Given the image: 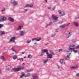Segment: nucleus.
Here are the masks:
<instances>
[{"label": "nucleus", "mask_w": 79, "mask_h": 79, "mask_svg": "<svg viewBox=\"0 0 79 79\" xmlns=\"http://www.w3.org/2000/svg\"><path fill=\"white\" fill-rule=\"evenodd\" d=\"M2 12H3V11H5V8H3V10H1Z\"/></svg>", "instance_id": "obj_42"}, {"label": "nucleus", "mask_w": 79, "mask_h": 79, "mask_svg": "<svg viewBox=\"0 0 79 79\" xmlns=\"http://www.w3.org/2000/svg\"><path fill=\"white\" fill-rule=\"evenodd\" d=\"M31 40H27L26 41V42L27 43V44H30V43H31Z\"/></svg>", "instance_id": "obj_18"}, {"label": "nucleus", "mask_w": 79, "mask_h": 79, "mask_svg": "<svg viewBox=\"0 0 79 79\" xmlns=\"http://www.w3.org/2000/svg\"><path fill=\"white\" fill-rule=\"evenodd\" d=\"M25 32L23 31H21L20 32V36H23L24 35Z\"/></svg>", "instance_id": "obj_14"}, {"label": "nucleus", "mask_w": 79, "mask_h": 79, "mask_svg": "<svg viewBox=\"0 0 79 79\" xmlns=\"http://www.w3.org/2000/svg\"><path fill=\"white\" fill-rule=\"evenodd\" d=\"M74 26L77 27V26H79V24H77V23L74 22Z\"/></svg>", "instance_id": "obj_22"}, {"label": "nucleus", "mask_w": 79, "mask_h": 79, "mask_svg": "<svg viewBox=\"0 0 79 79\" xmlns=\"http://www.w3.org/2000/svg\"><path fill=\"white\" fill-rule=\"evenodd\" d=\"M63 1H64V2H65V1H66V0H63Z\"/></svg>", "instance_id": "obj_57"}, {"label": "nucleus", "mask_w": 79, "mask_h": 79, "mask_svg": "<svg viewBox=\"0 0 79 79\" xmlns=\"http://www.w3.org/2000/svg\"><path fill=\"white\" fill-rule=\"evenodd\" d=\"M15 39H16V37L13 36L12 37L10 40V42H13L14 43H15Z\"/></svg>", "instance_id": "obj_8"}, {"label": "nucleus", "mask_w": 79, "mask_h": 79, "mask_svg": "<svg viewBox=\"0 0 79 79\" xmlns=\"http://www.w3.org/2000/svg\"><path fill=\"white\" fill-rule=\"evenodd\" d=\"M2 73V71H1V70L0 69V73Z\"/></svg>", "instance_id": "obj_56"}, {"label": "nucleus", "mask_w": 79, "mask_h": 79, "mask_svg": "<svg viewBox=\"0 0 79 79\" xmlns=\"http://www.w3.org/2000/svg\"><path fill=\"white\" fill-rule=\"evenodd\" d=\"M49 60V59H46V60H45L44 61V64H45V63H47V62H48V61Z\"/></svg>", "instance_id": "obj_20"}, {"label": "nucleus", "mask_w": 79, "mask_h": 79, "mask_svg": "<svg viewBox=\"0 0 79 79\" xmlns=\"http://www.w3.org/2000/svg\"><path fill=\"white\" fill-rule=\"evenodd\" d=\"M63 23V21H62L61 22H59V23Z\"/></svg>", "instance_id": "obj_50"}, {"label": "nucleus", "mask_w": 79, "mask_h": 79, "mask_svg": "<svg viewBox=\"0 0 79 79\" xmlns=\"http://www.w3.org/2000/svg\"><path fill=\"white\" fill-rule=\"evenodd\" d=\"M32 69H30L29 70H28L27 71V73H30V72H31V71H32Z\"/></svg>", "instance_id": "obj_21"}, {"label": "nucleus", "mask_w": 79, "mask_h": 79, "mask_svg": "<svg viewBox=\"0 0 79 79\" xmlns=\"http://www.w3.org/2000/svg\"><path fill=\"white\" fill-rule=\"evenodd\" d=\"M6 68L7 69H10V65H8L6 66Z\"/></svg>", "instance_id": "obj_25"}, {"label": "nucleus", "mask_w": 79, "mask_h": 79, "mask_svg": "<svg viewBox=\"0 0 79 79\" xmlns=\"http://www.w3.org/2000/svg\"><path fill=\"white\" fill-rule=\"evenodd\" d=\"M52 17L53 19L54 20L53 21L54 23H56V22H57V21H58L57 18H58V17L55 15H52Z\"/></svg>", "instance_id": "obj_4"}, {"label": "nucleus", "mask_w": 79, "mask_h": 79, "mask_svg": "<svg viewBox=\"0 0 79 79\" xmlns=\"http://www.w3.org/2000/svg\"><path fill=\"white\" fill-rule=\"evenodd\" d=\"M47 8H48V9H49V10H50V9L51 8V7H47Z\"/></svg>", "instance_id": "obj_51"}, {"label": "nucleus", "mask_w": 79, "mask_h": 79, "mask_svg": "<svg viewBox=\"0 0 79 79\" xmlns=\"http://www.w3.org/2000/svg\"><path fill=\"white\" fill-rule=\"evenodd\" d=\"M56 32H58V30H56Z\"/></svg>", "instance_id": "obj_54"}, {"label": "nucleus", "mask_w": 79, "mask_h": 79, "mask_svg": "<svg viewBox=\"0 0 79 79\" xmlns=\"http://www.w3.org/2000/svg\"><path fill=\"white\" fill-rule=\"evenodd\" d=\"M8 20H9L10 22H12V23H13V22H14V19L11 18V17L8 18Z\"/></svg>", "instance_id": "obj_12"}, {"label": "nucleus", "mask_w": 79, "mask_h": 79, "mask_svg": "<svg viewBox=\"0 0 79 79\" xmlns=\"http://www.w3.org/2000/svg\"><path fill=\"white\" fill-rule=\"evenodd\" d=\"M41 40V38H39V37H36L35 38L33 39H32V41H34V40H36V41H37V42H38V41H40Z\"/></svg>", "instance_id": "obj_9"}, {"label": "nucleus", "mask_w": 79, "mask_h": 79, "mask_svg": "<svg viewBox=\"0 0 79 79\" xmlns=\"http://www.w3.org/2000/svg\"><path fill=\"white\" fill-rule=\"evenodd\" d=\"M45 45H47V44H45Z\"/></svg>", "instance_id": "obj_58"}, {"label": "nucleus", "mask_w": 79, "mask_h": 79, "mask_svg": "<svg viewBox=\"0 0 79 79\" xmlns=\"http://www.w3.org/2000/svg\"><path fill=\"white\" fill-rule=\"evenodd\" d=\"M32 6H33V5H28V4H27L25 6V8H27L28 7H32Z\"/></svg>", "instance_id": "obj_15"}, {"label": "nucleus", "mask_w": 79, "mask_h": 79, "mask_svg": "<svg viewBox=\"0 0 79 79\" xmlns=\"http://www.w3.org/2000/svg\"><path fill=\"white\" fill-rule=\"evenodd\" d=\"M45 3H47V0H45Z\"/></svg>", "instance_id": "obj_53"}, {"label": "nucleus", "mask_w": 79, "mask_h": 79, "mask_svg": "<svg viewBox=\"0 0 79 79\" xmlns=\"http://www.w3.org/2000/svg\"><path fill=\"white\" fill-rule=\"evenodd\" d=\"M55 9V7H54V8H53L52 9V11H53V10H54Z\"/></svg>", "instance_id": "obj_44"}, {"label": "nucleus", "mask_w": 79, "mask_h": 79, "mask_svg": "<svg viewBox=\"0 0 79 79\" xmlns=\"http://www.w3.org/2000/svg\"><path fill=\"white\" fill-rule=\"evenodd\" d=\"M65 27V25H61L60 26V28H61V29H63V28H64V27Z\"/></svg>", "instance_id": "obj_24"}, {"label": "nucleus", "mask_w": 79, "mask_h": 79, "mask_svg": "<svg viewBox=\"0 0 79 79\" xmlns=\"http://www.w3.org/2000/svg\"><path fill=\"white\" fill-rule=\"evenodd\" d=\"M1 59L2 60H3L4 61H5V57L3 56H2V57L1 58Z\"/></svg>", "instance_id": "obj_29"}, {"label": "nucleus", "mask_w": 79, "mask_h": 79, "mask_svg": "<svg viewBox=\"0 0 79 79\" xmlns=\"http://www.w3.org/2000/svg\"><path fill=\"white\" fill-rule=\"evenodd\" d=\"M43 50H42V53L40 55V56H43V55H44V54H43L44 53H46V52H42Z\"/></svg>", "instance_id": "obj_27"}, {"label": "nucleus", "mask_w": 79, "mask_h": 79, "mask_svg": "<svg viewBox=\"0 0 79 79\" xmlns=\"http://www.w3.org/2000/svg\"><path fill=\"white\" fill-rule=\"evenodd\" d=\"M26 77H29V76H31V74L30 73H27L26 76Z\"/></svg>", "instance_id": "obj_31"}, {"label": "nucleus", "mask_w": 79, "mask_h": 79, "mask_svg": "<svg viewBox=\"0 0 79 79\" xmlns=\"http://www.w3.org/2000/svg\"><path fill=\"white\" fill-rule=\"evenodd\" d=\"M23 60H24V59H23V58H21L20 61H23Z\"/></svg>", "instance_id": "obj_41"}, {"label": "nucleus", "mask_w": 79, "mask_h": 79, "mask_svg": "<svg viewBox=\"0 0 79 79\" xmlns=\"http://www.w3.org/2000/svg\"><path fill=\"white\" fill-rule=\"evenodd\" d=\"M22 27H23V26H19L17 29V30H21Z\"/></svg>", "instance_id": "obj_19"}, {"label": "nucleus", "mask_w": 79, "mask_h": 79, "mask_svg": "<svg viewBox=\"0 0 79 79\" xmlns=\"http://www.w3.org/2000/svg\"><path fill=\"white\" fill-rule=\"evenodd\" d=\"M24 64H25V63H23V65H24Z\"/></svg>", "instance_id": "obj_55"}, {"label": "nucleus", "mask_w": 79, "mask_h": 79, "mask_svg": "<svg viewBox=\"0 0 79 79\" xmlns=\"http://www.w3.org/2000/svg\"><path fill=\"white\" fill-rule=\"evenodd\" d=\"M23 54H24V52H22V54L23 55Z\"/></svg>", "instance_id": "obj_52"}, {"label": "nucleus", "mask_w": 79, "mask_h": 79, "mask_svg": "<svg viewBox=\"0 0 79 79\" xmlns=\"http://www.w3.org/2000/svg\"><path fill=\"white\" fill-rule=\"evenodd\" d=\"M32 79H39L38 75L36 73L34 74L32 76Z\"/></svg>", "instance_id": "obj_7"}, {"label": "nucleus", "mask_w": 79, "mask_h": 79, "mask_svg": "<svg viewBox=\"0 0 79 79\" xmlns=\"http://www.w3.org/2000/svg\"><path fill=\"white\" fill-rule=\"evenodd\" d=\"M44 52H46L47 55L48 56V58H49L50 59L53 58L52 55H55V53H54V52H53V51L52 50L50 51V53H51L50 54H49V53L48 52V50L46 49H44V50H43L42 52L44 53Z\"/></svg>", "instance_id": "obj_1"}, {"label": "nucleus", "mask_w": 79, "mask_h": 79, "mask_svg": "<svg viewBox=\"0 0 79 79\" xmlns=\"http://www.w3.org/2000/svg\"><path fill=\"white\" fill-rule=\"evenodd\" d=\"M79 49V45L77 46L75 48V49Z\"/></svg>", "instance_id": "obj_32"}, {"label": "nucleus", "mask_w": 79, "mask_h": 79, "mask_svg": "<svg viewBox=\"0 0 79 79\" xmlns=\"http://www.w3.org/2000/svg\"><path fill=\"white\" fill-rule=\"evenodd\" d=\"M4 34H5V33L4 32V31H1V33L0 34V35H3Z\"/></svg>", "instance_id": "obj_23"}, {"label": "nucleus", "mask_w": 79, "mask_h": 79, "mask_svg": "<svg viewBox=\"0 0 79 79\" xmlns=\"http://www.w3.org/2000/svg\"><path fill=\"white\" fill-rule=\"evenodd\" d=\"M77 76L79 77V73H78L76 74Z\"/></svg>", "instance_id": "obj_43"}, {"label": "nucleus", "mask_w": 79, "mask_h": 79, "mask_svg": "<svg viewBox=\"0 0 79 79\" xmlns=\"http://www.w3.org/2000/svg\"><path fill=\"white\" fill-rule=\"evenodd\" d=\"M62 52V49H60L59 50L58 52Z\"/></svg>", "instance_id": "obj_38"}, {"label": "nucleus", "mask_w": 79, "mask_h": 79, "mask_svg": "<svg viewBox=\"0 0 79 79\" xmlns=\"http://www.w3.org/2000/svg\"><path fill=\"white\" fill-rule=\"evenodd\" d=\"M74 47H75V45L74 44L70 45L69 47V50L66 51L67 54H68V52H72V50H74V49H75V48H74Z\"/></svg>", "instance_id": "obj_2"}, {"label": "nucleus", "mask_w": 79, "mask_h": 79, "mask_svg": "<svg viewBox=\"0 0 79 79\" xmlns=\"http://www.w3.org/2000/svg\"><path fill=\"white\" fill-rule=\"evenodd\" d=\"M64 60V59H62L60 60V62L61 63V64H65V62H64V63L63 64Z\"/></svg>", "instance_id": "obj_17"}, {"label": "nucleus", "mask_w": 79, "mask_h": 79, "mask_svg": "<svg viewBox=\"0 0 79 79\" xmlns=\"http://www.w3.org/2000/svg\"><path fill=\"white\" fill-rule=\"evenodd\" d=\"M78 54H79V52H78Z\"/></svg>", "instance_id": "obj_60"}, {"label": "nucleus", "mask_w": 79, "mask_h": 79, "mask_svg": "<svg viewBox=\"0 0 79 79\" xmlns=\"http://www.w3.org/2000/svg\"><path fill=\"white\" fill-rule=\"evenodd\" d=\"M71 35H72V32L69 31H68L65 35L66 38H67V39H68Z\"/></svg>", "instance_id": "obj_5"}, {"label": "nucleus", "mask_w": 79, "mask_h": 79, "mask_svg": "<svg viewBox=\"0 0 79 79\" xmlns=\"http://www.w3.org/2000/svg\"><path fill=\"white\" fill-rule=\"evenodd\" d=\"M34 47H37V43H34Z\"/></svg>", "instance_id": "obj_30"}, {"label": "nucleus", "mask_w": 79, "mask_h": 79, "mask_svg": "<svg viewBox=\"0 0 79 79\" xmlns=\"http://www.w3.org/2000/svg\"><path fill=\"white\" fill-rule=\"evenodd\" d=\"M79 17H75V19H79Z\"/></svg>", "instance_id": "obj_45"}, {"label": "nucleus", "mask_w": 79, "mask_h": 79, "mask_svg": "<svg viewBox=\"0 0 79 79\" xmlns=\"http://www.w3.org/2000/svg\"><path fill=\"white\" fill-rule=\"evenodd\" d=\"M68 54H67V55L69 54V55H68L65 58V60H68V58H69V56H70V55H71V53H69V52L68 53Z\"/></svg>", "instance_id": "obj_13"}, {"label": "nucleus", "mask_w": 79, "mask_h": 79, "mask_svg": "<svg viewBox=\"0 0 79 79\" xmlns=\"http://www.w3.org/2000/svg\"><path fill=\"white\" fill-rule=\"evenodd\" d=\"M55 35V34H53L52 35V37H54Z\"/></svg>", "instance_id": "obj_48"}, {"label": "nucleus", "mask_w": 79, "mask_h": 79, "mask_svg": "<svg viewBox=\"0 0 79 79\" xmlns=\"http://www.w3.org/2000/svg\"><path fill=\"white\" fill-rule=\"evenodd\" d=\"M12 51H14V52H16V51L15 50V48H12Z\"/></svg>", "instance_id": "obj_36"}, {"label": "nucleus", "mask_w": 79, "mask_h": 79, "mask_svg": "<svg viewBox=\"0 0 79 79\" xmlns=\"http://www.w3.org/2000/svg\"><path fill=\"white\" fill-rule=\"evenodd\" d=\"M6 18L5 17H3L2 18L1 17L0 18V22L6 21Z\"/></svg>", "instance_id": "obj_11"}, {"label": "nucleus", "mask_w": 79, "mask_h": 79, "mask_svg": "<svg viewBox=\"0 0 79 79\" xmlns=\"http://www.w3.org/2000/svg\"><path fill=\"white\" fill-rule=\"evenodd\" d=\"M77 67V65H76L75 67L73 66L71 68L72 69H75V68H76Z\"/></svg>", "instance_id": "obj_33"}, {"label": "nucleus", "mask_w": 79, "mask_h": 79, "mask_svg": "<svg viewBox=\"0 0 79 79\" xmlns=\"http://www.w3.org/2000/svg\"><path fill=\"white\" fill-rule=\"evenodd\" d=\"M32 55L31 54H29L28 56V58H32Z\"/></svg>", "instance_id": "obj_26"}, {"label": "nucleus", "mask_w": 79, "mask_h": 79, "mask_svg": "<svg viewBox=\"0 0 79 79\" xmlns=\"http://www.w3.org/2000/svg\"><path fill=\"white\" fill-rule=\"evenodd\" d=\"M69 24H71V23H68V24L67 25V26H69Z\"/></svg>", "instance_id": "obj_47"}, {"label": "nucleus", "mask_w": 79, "mask_h": 79, "mask_svg": "<svg viewBox=\"0 0 79 79\" xmlns=\"http://www.w3.org/2000/svg\"><path fill=\"white\" fill-rule=\"evenodd\" d=\"M57 66L58 68H59H59H60V66H59V65H57Z\"/></svg>", "instance_id": "obj_46"}, {"label": "nucleus", "mask_w": 79, "mask_h": 79, "mask_svg": "<svg viewBox=\"0 0 79 79\" xmlns=\"http://www.w3.org/2000/svg\"><path fill=\"white\" fill-rule=\"evenodd\" d=\"M24 69V66H20L19 68H14L12 69V70L16 72V71H21V69Z\"/></svg>", "instance_id": "obj_3"}, {"label": "nucleus", "mask_w": 79, "mask_h": 79, "mask_svg": "<svg viewBox=\"0 0 79 79\" xmlns=\"http://www.w3.org/2000/svg\"><path fill=\"white\" fill-rule=\"evenodd\" d=\"M24 11L26 12V11H29V10L27 9H24Z\"/></svg>", "instance_id": "obj_40"}, {"label": "nucleus", "mask_w": 79, "mask_h": 79, "mask_svg": "<svg viewBox=\"0 0 79 79\" xmlns=\"http://www.w3.org/2000/svg\"><path fill=\"white\" fill-rule=\"evenodd\" d=\"M73 50V51L74 52H75V53H77V50Z\"/></svg>", "instance_id": "obj_39"}, {"label": "nucleus", "mask_w": 79, "mask_h": 79, "mask_svg": "<svg viewBox=\"0 0 79 79\" xmlns=\"http://www.w3.org/2000/svg\"><path fill=\"white\" fill-rule=\"evenodd\" d=\"M13 58L14 60H16V58H17V56H14L13 57Z\"/></svg>", "instance_id": "obj_34"}, {"label": "nucleus", "mask_w": 79, "mask_h": 79, "mask_svg": "<svg viewBox=\"0 0 79 79\" xmlns=\"http://www.w3.org/2000/svg\"><path fill=\"white\" fill-rule=\"evenodd\" d=\"M26 58V56L24 57V58Z\"/></svg>", "instance_id": "obj_59"}, {"label": "nucleus", "mask_w": 79, "mask_h": 79, "mask_svg": "<svg viewBox=\"0 0 79 79\" xmlns=\"http://www.w3.org/2000/svg\"><path fill=\"white\" fill-rule=\"evenodd\" d=\"M72 42H76V40L75 39H73L72 40Z\"/></svg>", "instance_id": "obj_28"}, {"label": "nucleus", "mask_w": 79, "mask_h": 79, "mask_svg": "<svg viewBox=\"0 0 79 79\" xmlns=\"http://www.w3.org/2000/svg\"><path fill=\"white\" fill-rule=\"evenodd\" d=\"M24 74H22V75H20V77L21 78H22V77H23V76H24Z\"/></svg>", "instance_id": "obj_35"}, {"label": "nucleus", "mask_w": 79, "mask_h": 79, "mask_svg": "<svg viewBox=\"0 0 79 79\" xmlns=\"http://www.w3.org/2000/svg\"><path fill=\"white\" fill-rule=\"evenodd\" d=\"M52 22H50L49 24H48L45 27V28H48V26H50L51 25H52Z\"/></svg>", "instance_id": "obj_16"}, {"label": "nucleus", "mask_w": 79, "mask_h": 79, "mask_svg": "<svg viewBox=\"0 0 79 79\" xmlns=\"http://www.w3.org/2000/svg\"><path fill=\"white\" fill-rule=\"evenodd\" d=\"M17 60H20V61H21V58H19L17 59Z\"/></svg>", "instance_id": "obj_49"}, {"label": "nucleus", "mask_w": 79, "mask_h": 79, "mask_svg": "<svg viewBox=\"0 0 79 79\" xmlns=\"http://www.w3.org/2000/svg\"><path fill=\"white\" fill-rule=\"evenodd\" d=\"M58 12L60 15V16H64L65 15V12L62 11L60 10H58Z\"/></svg>", "instance_id": "obj_6"}, {"label": "nucleus", "mask_w": 79, "mask_h": 79, "mask_svg": "<svg viewBox=\"0 0 79 79\" xmlns=\"http://www.w3.org/2000/svg\"><path fill=\"white\" fill-rule=\"evenodd\" d=\"M2 27H3V25H2V24H0V29Z\"/></svg>", "instance_id": "obj_37"}, {"label": "nucleus", "mask_w": 79, "mask_h": 79, "mask_svg": "<svg viewBox=\"0 0 79 79\" xmlns=\"http://www.w3.org/2000/svg\"><path fill=\"white\" fill-rule=\"evenodd\" d=\"M11 2L12 4L14 6H16V5H17V4H18V2H15V0H12L11 1Z\"/></svg>", "instance_id": "obj_10"}]
</instances>
